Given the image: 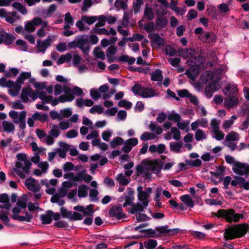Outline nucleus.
<instances>
[{
    "mask_svg": "<svg viewBox=\"0 0 249 249\" xmlns=\"http://www.w3.org/2000/svg\"><path fill=\"white\" fill-rule=\"evenodd\" d=\"M73 210L75 212L69 211L65 208H61V213L63 217L69 218L73 221L82 220L83 217H87L84 220L83 223L87 225H90L93 221V210L92 205H88L86 207L78 205L74 206Z\"/></svg>",
    "mask_w": 249,
    "mask_h": 249,
    "instance_id": "f257e3e1",
    "label": "nucleus"
},
{
    "mask_svg": "<svg viewBox=\"0 0 249 249\" xmlns=\"http://www.w3.org/2000/svg\"><path fill=\"white\" fill-rule=\"evenodd\" d=\"M63 177L69 179L68 181H64L62 184V188L65 190L77 186V182L83 180L86 182H89L92 178L90 175L87 173L85 169L81 170L76 175L73 172L66 173L63 175Z\"/></svg>",
    "mask_w": 249,
    "mask_h": 249,
    "instance_id": "f03ea898",
    "label": "nucleus"
},
{
    "mask_svg": "<svg viewBox=\"0 0 249 249\" xmlns=\"http://www.w3.org/2000/svg\"><path fill=\"white\" fill-rule=\"evenodd\" d=\"M40 26L36 32V36L39 38H43L46 36L45 30L50 31V26L47 21L39 17H35L32 20L24 22V29L29 32H34L37 27Z\"/></svg>",
    "mask_w": 249,
    "mask_h": 249,
    "instance_id": "7ed1b4c3",
    "label": "nucleus"
},
{
    "mask_svg": "<svg viewBox=\"0 0 249 249\" xmlns=\"http://www.w3.org/2000/svg\"><path fill=\"white\" fill-rule=\"evenodd\" d=\"M18 161L16 164L15 171L21 178H24L30 173L32 163L24 154L17 155Z\"/></svg>",
    "mask_w": 249,
    "mask_h": 249,
    "instance_id": "20e7f679",
    "label": "nucleus"
},
{
    "mask_svg": "<svg viewBox=\"0 0 249 249\" xmlns=\"http://www.w3.org/2000/svg\"><path fill=\"white\" fill-rule=\"evenodd\" d=\"M204 62V58L200 56L187 61V63L190 67L186 70L185 74L190 80L193 82L196 81L197 77L199 74L201 67Z\"/></svg>",
    "mask_w": 249,
    "mask_h": 249,
    "instance_id": "39448f33",
    "label": "nucleus"
},
{
    "mask_svg": "<svg viewBox=\"0 0 249 249\" xmlns=\"http://www.w3.org/2000/svg\"><path fill=\"white\" fill-rule=\"evenodd\" d=\"M163 166L162 161L159 159L143 161L142 164L137 166V171L139 174L147 175L148 173L147 170L151 171L156 174H159Z\"/></svg>",
    "mask_w": 249,
    "mask_h": 249,
    "instance_id": "423d86ee",
    "label": "nucleus"
},
{
    "mask_svg": "<svg viewBox=\"0 0 249 249\" xmlns=\"http://www.w3.org/2000/svg\"><path fill=\"white\" fill-rule=\"evenodd\" d=\"M248 229V226L246 224H238L226 229L224 236L229 240L240 238L246 234Z\"/></svg>",
    "mask_w": 249,
    "mask_h": 249,
    "instance_id": "0eeeda50",
    "label": "nucleus"
},
{
    "mask_svg": "<svg viewBox=\"0 0 249 249\" xmlns=\"http://www.w3.org/2000/svg\"><path fill=\"white\" fill-rule=\"evenodd\" d=\"M215 215L218 217L224 218L228 222H238L244 218V213H237L232 209L219 210Z\"/></svg>",
    "mask_w": 249,
    "mask_h": 249,
    "instance_id": "6e6552de",
    "label": "nucleus"
},
{
    "mask_svg": "<svg viewBox=\"0 0 249 249\" xmlns=\"http://www.w3.org/2000/svg\"><path fill=\"white\" fill-rule=\"evenodd\" d=\"M132 91L136 95H139L142 98H149L158 95L156 91L151 88L141 86L139 84H136L132 88Z\"/></svg>",
    "mask_w": 249,
    "mask_h": 249,
    "instance_id": "1a4fd4ad",
    "label": "nucleus"
},
{
    "mask_svg": "<svg viewBox=\"0 0 249 249\" xmlns=\"http://www.w3.org/2000/svg\"><path fill=\"white\" fill-rule=\"evenodd\" d=\"M0 86L8 88V93L12 96H17L20 91L19 87L14 84V82L11 80L7 81L3 77L0 79Z\"/></svg>",
    "mask_w": 249,
    "mask_h": 249,
    "instance_id": "9d476101",
    "label": "nucleus"
},
{
    "mask_svg": "<svg viewBox=\"0 0 249 249\" xmlns=\"http://www.w3.org/2000/svg\"><path fill=\"white\" fill-rule=\"evenodd\" d=\"M55 38V36L49 35L43 41L38 40L37 41V52L45 53L46 49L51 45L52 42Z\"/></svg>",
    "mask_w": 249,
    "mask_h": 249,
    "instance_id": "9b49d317",
    "label": "nucleus"
},
{
    "mask_svg": "<svg viewBox=\"0 0 249 249\" xmlns=\"http://www.w3.org/2000/svg\"><path fill=\"white\" fill-rule=\"evenodd\" d=\"M38 98L37 94L31 88H24L21 91V99L24 102H27L30 99L34 101Z\"/></svg>",
    "mask_w": 249,
    "mask_h": 249,
    "instance_id": "f8f14e48",
    "label": "nucleus"
},
{
    "mask_svg": "<svg viewBox=\"0 0 249 249\" xmlns=\"http://www.w3.org/2000/svg\"><path fill=\"white\" fill-rule=\"evenodd\" d=\"M220 79V77L219 75H218L215 79L214 78L213 80H212L211 83L206 87L205 93L207 97H212L213 93L219 89V85L218 82Z\"/></svg>",
    "mask_w": 249,
    "mask_h": 249,
    "instance_id": "ddd939ff",
    "label": "nucleus"
},
{
    "mask_svg": "<svg viewBox=\"0 0 249 249\" xmlns=\"http://www.w3.org/2000/svg\"><path fill=\"white\" fill-rule=\"evenodd\" d=\"M76 39L77 47L80 49L84 54L88 53L89 50V36L87 35L80 36Z\"/></svg>",
    "mask_w": 249,
    "mask_h": 249,
    "instance_id": "4468645a",
    "label": "nucleus"
},
{
    "mask_svg": "<svg viewBox=\"0 0 249 249\" xmlns=\"http://www.w3.org/2000/svg\"><path fill=\"white\" fill-rule=\"evenodd\" d=\"M232 171L237 175L248 176L249 174V165L238 162L233 166Z\"/></svg>",
    "mask_w": 249,
    "mask_h": 249,
    "instance_id": "2eb2a0df",
    "label": "nucleus"
},
{
    "mask_svg": "<svg viewBox=\"0 0 249 249\" xmlns=\"http://www.w3.org/2000/svg\"><path fill=\"white\" fill-rule=\"evenodd\" d=\"M9 117L12 119L15 124L25 120L26 117V112L24 110L20 112H17L14 110H11L9 112Z\"/></svg>",
    "mask_w": 249,
    "mask_h": 249,
    "instance_id": "dca6fc26",
    "label": "nucleus"
},
{
    "mask_svg": "<svg viewBox=\"0 0 249 249\" xmlns=\"http://www.w3.org/2000/svg\"><path fill=\"white\" fill-rule=\"evenodd\" d=\"M16 39L15 36L8 34L4 31H0V44L4 43L8 45L11 44Z\"/></svg>",
    "mask_w": 249,
    "mask_h": 249,
    "instance_id": "f3484780",
    "label": "nucleus"
},
{
    "mask_svg": "<svg viewBox=\"0 0 249 249\" xmlns=\"http://www.w3.org/2000/svg\"><path fill=\"white\" fill-rule=\"evenodd\" d=\"M178 53L179 56L184 58H188L191 59L194 58L196 54L195 50L189 48V49H181L178 50Z\"/></svg>",
    "mask_w": 249,
    "mask_h": 249,
    "instance_id": "a211bd4d",
    "label": "nucleus"
},
{
    "mask_svg": "<svg viewBox=\"0 0 249 249\" xmlns=\"http://www.w3.org/2000/svg\"><path fill=\"white\" fill-rule=\"evenodd\" d=\"M26 187L34 192L38 191L40 189V185L38 181L33 178H28L25 181Z\"/></svg>",
    "mask_w": 249,
    "mask_h": 249,
    "instance_id": "6ab92c4d",
    "label": "nucleus"
},
{
    "mask_svg": "<svg viewBox=\"0 0 249 249\" xmlns=\"http://www.w3.org/2000/svg\"><path fill=\"white\" fill-rule=\"evenodd\" d=\"M138 143V139L136 138H130L126 140L123 147V150L125 153L130 152L132 147Z\"/></svg>",
    "mask_w": 249,
    "mask_h": 249,
    "instance_id": "aec40b11",
    "label": "nucleus"
},
{
    "mask_svg": "<svg viewBox=\"0 0 249 249\" xmlns=\"http://www.w3.org/2000/svg\"><path fill=\"white\" fill-rule=\"evenodd\" d=\"M109 215L114 217L117 219H120L125 217V214L123 213V210L120 206H115L109 210Z\"/></svg>",
    "mask_w": 249,
    "mask_h": 249,
    "instance_id": "412c9836",
    "label": "nucleus"
},
{
    "mask_svg": "<svg viewBox=\"0 0 249 249\" xmlns=\"http://www.w3.org/2000/svg\"><path fill=\"white\" fill-rule=\"evenodd\" d=\"M31 72H21L18 77L16 82H14V84L19 86L20 90L21 88V85H22L24 83V81L26 80L29 79L30 78H31Z\"/></svg>",
    "mask_w": 249,
    "mask_h": 249,
    "instance_id": "4be33fe9",
    "label": "nucleus"
},
{
    "mask_svg": "<svg viewBox=\"0 0 249 249\" xmlns=\"http://www.w3.org/2000/svg\"><path fill=\"white\" fill-rule=\"evenodd\" d=\"M239 102V99L237 96L233 95L227 96L224 101V105L226 107L230 108L236 106Z\"/></svg>",
    "mask_w": 249,
    "mask_h": 249,
    "instance_id": "5701e85b",
    "label": "nucleus"
},
{
    "mask_svg": "<svg viewBox=\"0 0 249 249\" xmlns=\"http://www.w3.org/2000/svg\"><path fill=\"white\" fill-rule=\"evenodd\" d=\"M74 96L72 95L68 94L67 96L61 95L59 96L58 100L56 99H53V97L52 96L51 101L48 103H51L52 106H54L58 104L59 102H70L73 100Z\"/></svg>",
    "mask_w": 249,
    "mask_h": 249,
    "instance_id": "b1692460",
    "label": "nucleus"
},
{
    "mask_svg": "<svg viewBox=\"0 0 249 249\" xmlns=\"http://www.w3.org/2000/svg\"><path fill=\"white\" fill-rule=\"evenodd\" d=\"M224 92L227 96H237L238 92L237 87L234 84H228L225 87Z\"/></svg>",
    "mask_w": 249,
    "mask_h": 249,
    "instance_id": "393cba45",
    "label": "nucleus"
},
{
    "mask_svg": "<svg viewBox=\"0 0 249 249\" xmlns=\"http://www.w3.org/2000/svg\"><path fill=\"white\" fill-rule=\"evenodd\" d=\"M149 36L151 39V43L153 45L160 46L164 44L163 39L160 36V35L156 33H151L149 34Z\"/></svg>",
    "mask_w": 249,
    "mask_h": 249,
    "instance_id": "a878e982",
    "label": "nucleus"
},
{
    "mask_svg": "<svg viewBox=\"0 0 249 249\" xmlns=\"http://www.w3.org/2000/svg\"><path fill=\"white\" fill-rule=\"evenodd\" d=\"M199 38L206 43H211L215 42L216 37L214 33L207 32L203 36H199Z\"/></svg>",
    "mask_w": 249,
    "mask_h": 249,
    "instance_id": "bb28decb",
    "label": "nucleus"
},
{
    "mask_svg": "<svg viewBox=\"0 0 249 249\" xmlns=\"http://www.w3.org/2000/svg\"><path fill=\"white\" fill-rule=\"evenodd\" d=\"M128 195L125 196V202L123 204V207H125L127 205H132L134 200V191L133 189L128 188L127 189Z\"/></svg>",
    "mask_w": 249,
    "mask_h": 249,
    "instance_id": "cd10ccee",
    "label": "nucleus"
},
{
    "mask_svg": "<svg viewBox=\"0 0 249 249\" xmlns=\"http://www.w3.org/2000/svg\"><path fill=\"white\" fill-rule=\"evenodd\" d=\"M214 78L213 72L210 71H206L203 72L200 76L199 82L200 84H205L210 80Z\"/></svg>",
    "mask_w": 249,
    "mask_h": 249,
    "instance_id": "c85d7f7f",
    "label": "nucleus"
},
{
    "mask_svg": "<svg viewBox=\"0 0 249 249\" xmlns=\"http://www.w3.org/2000/svg\"><path fill=\"white\" fill-rule=\"evenodd\" d=\"M20 18L18 14L16 12L11 13H7L6 16L5 17V20L11 24H14L17 20Z\"/></svg>",
    "mask_w": 249,
    "mask_h": 249,
    "instance_id": "c756f323",
    "label": "nucleus"
},
{
    "mask_svg": "<svg viewBox=\"0 0 249 249\" xmlns=\"http://www.w3.org/2000/svg\"><path fill=\"white\" fill-rule=\"evenodd\" d=\"M146 207H144L142 204H133L131 205V209L129 210V212L132 214L138 213L143 212Z\"/></svg>",
    "mask_w": 249,
    "mask_h": 249,
    "instance_id": "7c9ffc66",
    "label": "nucleus"
},
{
    "mask_svg": "<svg viewBox=\"0 0 249 249\" xmlns=\"http://www.w3.org/2000/svg\"><path fill=\"white\" fill-rule=\"evenodd\" d=\"M1 124H2L4 131L7 133H11L15 130V125L12 122L3 121Z\"/></svg>",
    "mask_w": 249,
    "mask_h": 249,
    "instance_id": "2f4dec72",
    "label": "nucleus"
},
{
    "mask_svg": "<svg viewBox=\"0 0 249 249\" xmlns=\"http://www.w3.org/2000/svg\"><path fill=\"white\" fill-rule=\"evenodd\" d=\"M116 180L121 185L126 186L128 185L130 181L129 178H127L123 173L118 175L116 178Z\"/></svg>",
    "mask_w": 249,
    "mask_h": 249,
    "instance_id": "473e14b6",
    "label": "nucleus"
},
{
    "mask_svg": "<svg viewBox=\"0 0 249 249\" xmlns=\"http://www.w3.org/2000/svg\"><path fill=\"white\" fill-rule=\"evenodd\" d=\"M12 218L15 220H18L19 221L30 222L32 219V215L26 212L24 216H20L19 215H12Z\"/></svg>",
    "mask_w": 249,
    "mask_h": 249,
    "instance_id": "72a5a7b5",
    "label": "nucleus"
},
{
    "mask_svg": "<svg viewBox=\"0 0 249 249\" xmlns=\"http://www.w3.org/2000/svg\"><path fill=\"white\" fill-rule=\"evenodd\" d=\"M154 13L152 8L146 4L144 11L143 17L149 20H152L154 18Z\"/></svg>",
    "mask_w": 249,
    "mask_h": 249,
    "instance_id": "f704fd0d",
    "label": "nucleus"
},
{
    "mask_svg": "<svg viewBox=\"0 0 249 249\" xmlns=\"http://www.w3.org/2000/svg\"><path fill=\"white\" fill-rule=\"evenodd\" d=\"M167 118L168 120L177 123L181 119L180 115L176 112L175 110H172L168 113Z\"/></svg>",
    "mask_w": 249,
    "mask_h": 249,
    "instance_id": "c9c22d12",
    "label": "nucleus"
},
{
    "mask_svg": "<svg viewBox=\"0 0 249 249\" xmlns=\"http://www.w3.org/2000/svg\"><path fill=\"white\" fill-rule=\"evenodd\" d=\"M151 79L154 81L161 82L163 79L162 71L159 69H157L154 72L151 73Z\"/></svg>",
    "mask_w": 249,
    "mask_h": 249,
    "instance_id": "e433bc0d",
    "label": "nucleus"
},
{
    "mask_svg": "<svg viewBox=\"0 0 249 249\" xmlns=\"http://www.w3.org/2000/svg\"><path fill=\"white\" fill-rule=\"evenodd\" d=\"M149 128L152 132H155L154 134L157 135V136L160 134L163 130L160 126L158 125L154 122H151L149 126Z\"/></svg>",
    "mask_w": 249,
    "mask_h": 249,
    "instance_id": "4c0bfd02",
    "label": "nucleus"
},
{
    "mask_svg": "<svg viewBox=\"0 0 249 249\" xmlns=\"http://www.w3.org/2000/svg\"><path fill=\"white\" fill-rule=\"evenodd\" d=\"M161 17L158 16L156 20V26L159 29L165 27L168 23V19Z\"/></svg>",
    "mask_w": 249,
    "mask_h": 249,
    "instance_id": "58836bf2",
    "label": "nucleus"
},
{
    "mask_svg": "<svg viewBox=\"0 0 249 249\" xmlns=\"http://www.w3.org/2000/svg\"><path fill=\"white\" fill-rule=\"evenodd\" d=\"M180 199L186 206L191 208L194 206V201L189 195H183L180 197Z\"/></svg>",
    "mask_w": 249,
    "mask_h": 249,
    "instance_id": "ea45409f",
    "label": "nucleus"
},
{
    "mask_svg": "<svg viewBox=\"0 0 249 249\" xmlns=\"http://www.w3.org/2000/svg\"><path fill=\"white\" fill-rule=\"evenodd\" d=\"M237 116L232 115L229 120H226L222 124V127L225 130L229 129L233 124L234 121L237 119Z\"/></svg>",
    "mask_w": 249,
    "mask_h": 249,
    "instance_id": "a19ab883",
    "label": "nucleus"
},
{
    "mask_svg": "<svg viewBox=\"0 0 249 249\" xmlns=\"http://www.w3.org/2000/svg\"><path fill=\"white\" fill-rule=\"evenodd\" d=\"M157 135L149 132H144L141 136L140 139L142 141H147L155 139Z\"/></svg>",
    "mask_w": 249,
    "mask_h": 249,
    "instance_id": "79ce46f5",
    "label": "nucleus"
},
{
    "mask_svg": "<svg viewBox=\"0 0 249 249\" xmlns=\"http://www.w3.org/2000/svg\"><path fill=\"white\" fill-rule=\"evenodd\" d=\"M149 196L145 192H142L138 194V197L140 202L144 205V207H147L149 203Z\"/></svg>",
    "mask_w": 249,
    "mask_h": 249,
    "instance_id": "37998d69",
    "label": "nucleus"
},
{
    "mask_svg": "<svg viewBox=\"0 0 249 249\" xmlns=\"http://www.w3.org/2000/svg\"><path fill=\"white\" fill-rule=\"evenodd\" d=\"M63 89L66 94H69L71 91L70 88L65 86L63 88L60 85L57 84L54 87V94L55 95H59Z\"/></svg>",
    "mask_w": 249,
    "mask_h": 249,
    "instance_id": "c03bdc74",
    "label": "nucleus"
},
{
    "mask_svg": "<svg viewBox=\"0 0 249 249\" xmlns=\"http://www.w3.org/2000/svg\"><path fill=\"white\" fill-rule=\"evenodd\" d=\"M81 19L85 23L90 25L93 24L97 20L98 17L96 16H88L84 15L82 16Z\"/></svg>",
    "mask_w": 249,
    "mask_h": 249,
    "instance_id": "a18cd8bd",
    "label": "nucleus"
},
{
    "mask_svg": "<svg viewBox=\"0 0 249 249\" xmlns=\"http://www.w3.org/2000/svg\"><path fill=\"white\" fill-rule=\"evenodd\" d=\"M157 229L158 234L159 237L161 236V235H162L163 234H165L166 233H169L171 231H174L176 230V229H172V230L169 229L167 226L157 227Z\"/></svg>",
    "mask_w": 249,
    "mask_h": 249,
    "instance_id": "49530a36",
    "label": "nucleus"
},
{
    "mask_svg": "<svg viewBox=\"0 0 249 249\" xmlns=\"http://www.w3.org/2000/svg\"><path fill=\"white\" fill-rule=\"evenodd\" d=\"M0 203H3L2 205H0V208L7 209L9 207V197L7 194H2L0 195Z\"/></svg>",
    "mask_w": 249,
    "mask_h": 249,
    "instance_id": "de8ad7c7",
    "label": "nucleus"
},
{
    "mask_svg": "<svg viewBox=\"0 0 249 249\" xmlns=\"http://www.w3.org/2000/svg\"><path fill=\"white\" fill-rule=\"evenodd\" d=\"M12 6L22 15H26L27 13L26 7L19 2H14L12 4Z\"/></svg>",
    "mask_w": 249,
    "mask_h": 249,
    "instance_id": "09e8293b",
    "label": "nucleus"
},
{
    "mask_svg": "<svg viewBox=\"0 0 249 249\" xmlns=\"http://www.w3.org/2000/svg\"><path fill=\"white\" fill-rule=\"evenodd\" d=\"M155 7H156L155 9V13L158 16H163L167 14V8L163 6L159 5L158 4H155Z\"/></svg>",
    "mask_w": 249,
    "mask_h": 249,
    "instance_id": "8fccbe9b",
    "label": "nucleus"
},
{
    "mask_svg": "<svg viewBox=\"0 0 249 249\" xmlns=\"http://www.w3.org/2000/svg\"><path fill=\"white\" fill-rule=\"evenodd\" d=\"M60 134V129L57 124H53L49 131V135L56 138Z\"/></svg>",
    "mask_w": 249,
    "mask_h": 249,
    "instance_id": "3c124183",
    "label": "nucleus"
},
{
    "mask_svg": "<svg viewBox=\"0 0 249 249\" xmlns=\"http://www.w3.org/2000/svg\"><path fill=\"white\" fill-rule=\"evenodd\" d=\"M237 183L240 187L249 190V181H246L243 178L237 176Z\"/></svg>",
    "mask_w": 249,
    "mask_h": 249,
    "instance_id": "603ef678",
    "label": "nucleus"
},
{
    "mask_svg": "<svg viewBox=\"0 0 249 249\" xmlns=\"http://www.w3.org/2000/svg\"><path fill=\"white\" fill-rule=\"evenodd\" d=\"M239 140V134L234 131H231L229 133L225 138V140L228 141H234L237 142Z\"/></svg>",
    "mask_w": 249,
    "mask_h": 249,
    "instance_id": "864d4df0",
    "label": "nucleus"
},
{
    "mask_svg": "<svg viewBox=\"0 0 249 249\" xmlns=\"http://www.w3.org/2000/svg\"><path fill=\"white\" fill-rule=\"evenodd\" d=\"M24 29H25L24 28ZM32 33L24 30V31H23V36L24 38L27 40L31 44H35L36 38L34 35L31 34Z\"/></svg>",
    "mask_w": 249,
    "mask_h": 249,
    "instance_id": "5fc2aeb1",
    "label": "nucleus"
},
{
    "mask_svg": "<svg viewBox=\"0 0 249 249\" xmlns=\"http://www.w3.org/2000/svg\"><path fill=\"white\" fill-rule=\"evenodd\" d=\"M65 21L66 25L64 28L65 30L69 29L71 26L73 24V20L70 13H67L65 16Z\"/></svg>",
    "mask_w": 249,
    "mask_h": 249,
    "instance_id": "6e6d98bb",
    "label": "nucleus"
},
{
    "mask_svg": "<svg viewBox=\"0 0 249 249\" xmlns=\"http://www.w3.org/2000/svg\"><path fill=\"white\" fill-rule=\"evenodd\" d=\"M189 124V121H184L183 122H178L177 123V125L179 129L183 130L186 132H188L190 130Z\"/></svg>",
    "mask_w": 249,
    "mask_h": 249,
    "instance_id": "4d7b16f0",
    "label": "nucleus"
},
{
    "mask_svg": "<svg viewBox=\"0 0 249 249\" xmlns=\"http://www.w3.org/2000/svg\"><path fill=\"white\" fill-rule=\"evenodd\" d=\"M36 94L38 98L43 101L44 103H48L51 101L52 96L48 95L45 91H39Z\"/></svg>",
    "mask_w": 249,
    "mask_h": 249,
    "instance_id": "13d9d810",
    "label": "nucleus"
},
{
    "mask_svg": "<svg viewBox=\"0 0 249 249\" xmlns=\"http://www.w3.org/2000/svg\"><path fill=\"white\" fill-rule=\"evenodd\" d=\"M143 245L147 249H154L157 246V242L155 240L148 239L143 242Z\"/></svg>",
    "mask_w": 249,
    "mask_h": 249,
    "instance_id": "bf43d9fd",
    "label": "nucleus"
},
{
    "mask_svg": "<svg viewBox=\"0 0 249 249\" xmlns=\"http://www.w3.org/2000/svg\"><path fill=\"white\" fill-rule=\"evenodd\" d=\"M72 58V55L71 53H67L64 55H62L58 59L57 64L61 65L66 62H69Z\"/></svg>",
    "mask_w": 249,
    "mask_h": 249,
    "instance_id": "052dcab7",
    "label": "nucleus"
},
{
    "mask_svg": "<svg viewBox=\"0 0 249 249\" xmlns=\"http://www.w3.org/2000/svg\"><path fill=\"white\" fill-rule=\"evenodd\" d=\"M88 188L85 185H82L79 187L78 190V196L79 197H86L88 195Z\"/></svg>",
    "mask_w": 249,
    "mask_h": 249,
    "instance_id": "680f3d73",
    "label": "nucleus"
},
{
    "mask_svg": "<svg viewBox=\"0 0 249 249\" xmlns=\"http://www.w3.org/2000/svg\"><path fill=\"white\" fill-rule=\"evenodd\" d=\"M33 115V118L36 120H39L42 122L46 121L48 119V115L45 113L40 114L38 112H36Z\"/></svg>",
    "mask_w": 249,
    "mask_h": 249,
    "instance_id": "e2e57ef3",
    "label": "nucleus"
},
{
    "mask_svg": "<svg viewBox=\"0 0 249 249\" xmlns=\"http://www.w3.org/2000/svg\"><path fill=\"white\" fill-rule=\"evenodd\" d=\"M52 215L47 213L44 214H42L40 216V219L42 223L44 224H50L52 221Z\"/></svg>",
    "mask_w": 249,
    "mask_h": 249,
    "instance_id": "0e129e2a",
    "label": "nucleus"
},
{
    "mask_svg": "<svg viewBox=\"0 0 249 249\" xmlns=\"http://www.w3.org/2000/svg\"><path fill=\"white\" fill-rule=\"evenodd\" d=\"M195 138L197 141L205 140L206 139V135L202 130L197 129L195 133Z\"/></svg>",
    "mask_w": 249,
    "mask_h": 249,
    "instance_id": "69168bd1",
    "label": "nucleus"
},
{
    "mask_svg": "<svg viewBox=\"0 0 249 249\" xmlns=\"http://www.w3.org/2000/svg\"><path fill=\"white\" fill-rule=\"evenodd\" d=\"M124 143L123 138L117 137L114 139L110 143V146L112 148H115L118 145H121Z\"/></svg>",
    "mask_w": 249,
    "mask_h": 249,
    "instance_id": "338daca9",
    "label": "nucleus"
},
{
    "mask_svg": "<svg viewBox=\"0 0 249 249\" xmlns=\"http://www.w3.org/2000/svg\"><path fill=\"white\" fill-rule=\"evenodd\" d=\"M92 31L93 32L98 34L99 35H108V30L105 28H100L99 27L95 25L92 28Z\"/></svg>",
    "mask_w": 249,
    "mask_h": 249,
    "instance_id": "774afa93",
    "label": "nucleus"
}]
</instances>
